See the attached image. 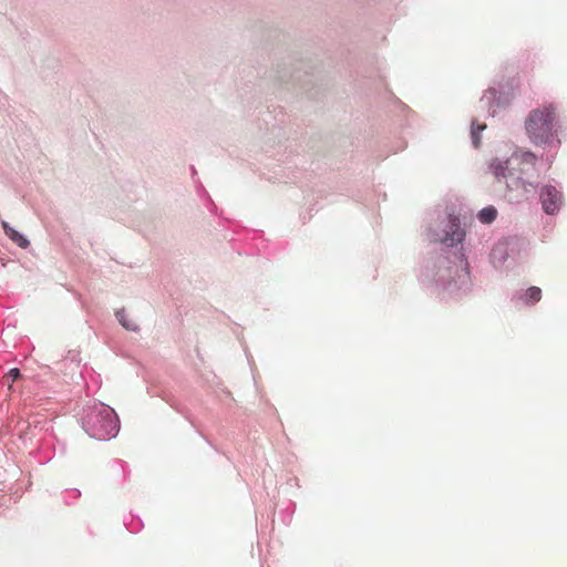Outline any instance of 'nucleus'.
I'll use <instances>...</instances> for the list:
<instances>
[{
    "instance_id": "1",
    "label": "nucleus",
    "mask_w": 567,
    "mask_h": 567,
    "mask_svg": "<svg viewBox=\"0 0 567 567\" xmlns=\"http://www.w3.org/2000/svg\"><path fill=\"white\" fill-rule=\"evenodd\" d=\"M536 155L514 153L494 167V193L509 203H520L536 190Z\"/></svg>"
},
{
    "instance_id": "2",
    "label": "nucleus",
    "mask_w": 567,
    "mask_h": 567,
    "mask_svg": "<svg viewBox=\"0 0 567 567\" xmlns=\"http://www.w3.org/2000/svg\"><path fill=\"white\" fill-rule=\"evenodd\" d=\"M555 121L556 109L553 104L530 111L525 121V128L532 142L540 145L553 141Z\"/></svg>"
},
{
    "instance_id": "3",
    "label": "nucleus",
    "mask_w": 567,
    "mask_h": 567,
    "mask_svg": "<svg viewBox=\"0 0 567 567\" xmlns=\"http://www.w3.org/2000/svg\"><path fill=\"white\" fill-rule=\"evenodd\" d=\"M118 430L120 425L114 412L104 410L96 415V421L92 429V435L99 440H107L115 436Z\"/></svg>"
},
{
    "instance_id": "4",
    "label": "nucleus",
    "mask_w": 567,
    "mask_h": 567,
    "mask_svg": "<svg viewBox=\"0 0 567 567\" xmlns=\"http://www.w3.org/2000/svg\"><path fill=\"white\" fill-rule=\"evenodd\" d=\"M540 200L546 214L557 213L563 205L561 193L551 185H546L540 190Z\"/></svg>"
},
{
    "instance_id": "5",
    "label": "nucleus",
    "mask_w": 567,
    "mask_h": 567,
    "mask_svg": "<svg viewBox=\"0 0 567 567\" xmlns=\"http://www.w3.org/2000/svg\"><path fill=\"white\" fill-rule=\"evenodd\" d=\"M465 233L461 228L460 221L457 218H451L449 221V230L442 241L449 246H455L464 239Z\"/></svg>"
},
{
    "instance_id": "6",
    "label": "nucleus",
    "mask_w": 567,
    "mask_h": 567,
    "mask_svg": "<svg viewBox=\"0 0 567 567\" xmlns=\"http://www.w3.org/2000/svg\"><path fill=\"white\" fill-rule=\"evenodd\" d=\"M1 225H2V228L4 230V234L12 241H14L18 246H20L22 248H27L29 246V240L23 235H21L19 231H17L12 227H10V225L7 221L3 220L1 223Z\"/></svg>"
},
{
    "instance_id": "7",
    "label": "nucleus",
    "mask_w": 567,
    "mask_h": 567,
    "mask_svg": "<svg viewBox=\"0 0 567 567\" xmlns=\"http://www.w3.org/2000/svg\"><path fill=\"white\" fill-rule=\"evenodd\" d=\"M116 318L118 322L126 329L131 331H137L138 324L128 318V315L126 313L125 309H121L116 311Z\"/></svg>"
},
{
    "instance_id": "8",
    "label": "nucleus",
    "mask_w": 567,
    "mask_h": 567,
    "mask_svg": "<svg viewBox=\"0 0 567 567\" xmlns=\"http://www.w3.org/2000/svg\"><path fill=\"white\" fill-rule=\"evenodd\" d=\"M496 216H497V210L495 207L493 206H487V207H484L480 213H478V219L483 223V224H491L492 221H494L496 219Z\"/></svg>"
},
{
    "instance_id": "9",
    "label": "nucleus",
    "mask_w": 567,
    "mask_h": 567,
    "mask_svg": "<svg viewBox=\"0 0 567 567\" xmlns=\"http://www.w3.org/2000/svg\"><path fill=\"white\" fill-rule=\"evenodd\" d=\"M485 128H486L485 124H478L475 121L472 123L471 135H472V142H473L474 147L477 148L480 146V144H481L480 132L484 131Z\"/></svg>"
},
{
    "instance_id": "10",
    "label": "nucleus",
    "mask_w": 567,
    "mask_h": 567,
    "mask_svg": "<svg viewBox=\"0 0 567 567\" xmlns=\"http://www.w3.org/2000/svg\"><path fill=\"white\" fill-rule=\"evenodd\" d=\"M525 297H526L527 302H532V303L538 302L542 298V290H540V288L535 287V286L529 287L526 290Z\"/></svg>"
},
{
    "instance_id": "11",
    "label": "nucleus",
    "mask_w": 567,
    "mask_h": 567,
    "mask_svg": "<svg viewBox=\"0 0 567 567\" xmlns=\"http://www.w3.org/2000/svg\"><path fill=\"white\" fill-rule=\"evenodd\" d=\"M8 377L14 382L20 377V371L17 368H13L9 371Z\"/></svg>"
}]
</instances>
